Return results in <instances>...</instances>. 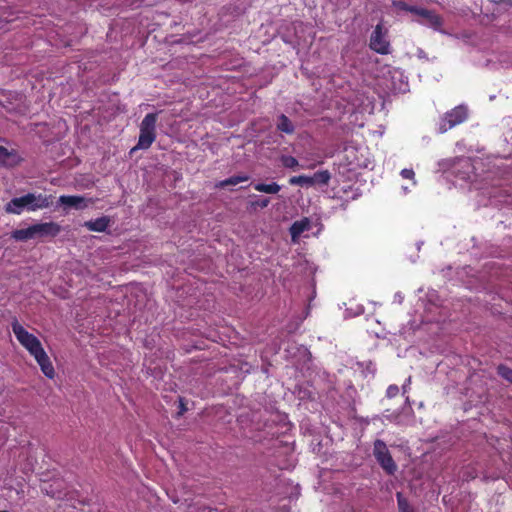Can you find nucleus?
<instances>
[{
    "mask_svg": "<svg viewBox=\"0 0 512 512\" xmlns=\"http://www.w3.org/2000/svg\"><path fill=\"white\" fill-rule=\"evenodd\" d=\"M52 196L34 193H27L21 197H15L11 199L5 205V211L11 214H21L24 209L28 211H36L38 209H43L49 207L51 204Z\"/></svg>",
    "mask_w": 512,
    "mask_h": 512,
    "instance_id": "nucleus-1",
    "label": "nucleus"
},
{
    "mask_svg": "<svg viewBox=\"0 0 512 512\" xmlns=\"http://www.w3.org/2000/svg\"><path fill=\"white\" fill-rule=\"evenodd\" d=\"M158 120V113H148L140 123V132L137 145L131 152L142 149L146 150L151 147L156 139V123Z\"/></svg>",
    "mask_w": 512,
    "mask_h": 512,
    "instance_id": "nucleus-2",
    "label": "nucleus"
},
{
    "mask_svg": "<svg viewBox=\"0 0 512 512\" xmlns=\"http://www.w3.org/2000/svg\"><path fill=\"white\" fill-rule=\"evenodd\" d=\"M11 327L18 342L29 352L31 356L38 353V351L43 348L40 340L35 335L28 332L16 318L12 321Z\"/></svg>",
    "mask_w": 512,
    "mask_h": 512,
    "instance_id": "nucleus-3",
    "label": "nucleus"
},
{
    "mask_svg": "<svg viewBox=\"0 0 512 512\" xmlns=\"http://www.w3.org/2000/svg\"><path fill=\"white\" fill-rule=\"evenodd\" d=\"M373 455L387 475H394L398 470V466L386 445L381 439H376L373 443Z\"/></svg>",
    "mask_w": 512,
    "mask_h": 512,
    "instance_id": "nucleus-4",
    "label": "nucleus"
},
{
    "mask_svg": "<svg viewBox=\"0 0 512 512\" xmlns=\"http://www.w3.org/2000/svg\"><path fill=\"white\" fill-rule=\"evenodd\" d=\"M468 118V109L464 105H459L446 112L440 119L439 132L445 133L453 127L462 124Z\"/></svg>",
    "mask_w": 512,
    "mask_h": 512,
    "instance_id": "nucleus-5",
    "label": "nucleus"
},
{
    "mask_svg": "<svg viewBox=\"0 0 512 512\" xmlns=\"http://www.w3.org/2000/svg\"><path fill=\"white\" fill-rule=\"evenodd\" d=\"M369 47L381 55L390 53V42L387 40V30L382 23H378L375 26L370 36Z\"/></svg>",
    "mask_w": 512,
    "mask_h": 512,
    "instance_id": "nucleus-6",
    "label": "nucleus"
},
{
    "mask_svg": "<svg viewBox=\"0 0 512 512\" xmlns=\"http://www.w3.org/2000/svg\"><path fill=\"white\" fill-rule=\"evenodd\" d=\"M33 228L35 239L54 238L61 232V226L55 222L36 223Z\"/></svg>",
    "mask_w": 512,
    "mask_h": 512,
    "instance_id": "nucleus-7",
    "label": "nucleus"
},
{
    "mask_svg": "<svg viewBox=\"0 0 512 512\" xmlns=\"http://www.w3.org/2000/svg\"><path fill=\"white\" fill-rule=\"evenodd\" d=\"M416 15L423 19L419 21L420 24L427 25L434 30H440L443 25L442 17L432 10L419 7Z\"/></svg>",
    "mask_w": 512,
    "mask_h": 512,
    "instance_id": "nucleus-8",
    "label": "nucleus"
},
{
    "mask_svg": "<svg viewBox=\"0 0 512 512\" xmlns=\"http://www.w3.org/2000/svg\"><path fill=\"white\" fill-rule=\"evenodd\" d=\"M33 357L40 366L42 373L47 378L53 379L55 377V369L44 348L38 351V353H35Z\"/></svg>",
    "mask_w": 512,
    "mask_h": 512,
    "instance_id": "nucleus-9",
    "label": "nucleus"
},
{
    "mask_svg": "<svg viewBox=\"0 0 512 512\" xmlns=\"http://www.w3.org/2000/svg\"><path fill=\"white\" fill-rule=\"evenodd\" d=\"M62 205L81 210L87 207L86 200L79 195H62L59 198Z\"/></svg>",
    "mask_w": 512,
    "mask_h": 512,
    "instance_id": "nucleus-10",
    "label": "nucleus"
},
{
    "mask_svg": "<svg viewBox=\"0 0 512 512\" xmlns=\"http://www.w3.org/2000/svg\"><path fill=\"white\" fill-rule=\"evenodd\" d=\"M109 225H110V218L107 216H102L95 220H89L84 223V226L89 231H94V232H104L109 227Z\"/></svg>",
    "mask_w": 512,
    "mask_h": 512,
    "instance_id": "nucleus-11",
    "label": "nucleus"
},
{
    "mask_svg": "<svg viewBox=\"0 0 512 512\" xmlns=\"http://www.w3.org/2000/svg\"><path fill=\"white\" fill-rule=\"evenodd\" d=\"M19 162L18 154L15 150H8L0 145V164L5 166H14Z\"/></svg>",
    "mask_w": 512,
    "mask_h": 512,
    "instance_id": "nucleus-12",
    "label": "nucleus"
},
{
    "mask_svg": "<svg viewBox=\"0 0 512 512\" xmlns=\"http://www.w3.org/2000/svg\"><path fill=\"white\" fill-rule=\"evenodd\" d=\"M11 237L16 241H27L30 239H35L33 225H31L27 228L14 230L11 233Z\"/></svg>",
    "mask_w": 512,
    "mask_h": 512,
    "instance_id": "nucleus-13",
    "label": "nucleus"
},
{
    "mask_svg": "<svg viewBox=\"0 0 512 512\" xmlns=\"http://www.w3.org/2000/svg\"><path fill=\"white\" fill-rule=\"evenodd\" d=\"M277 129L286 134H293L295 131V126L285 114H281L278 117Z\"/></svg>",
    "mask_w": 512,
    "mask_h": 512,
    "instance_id": "nucleus-14",
    "label": "nucleus"
},
{
    "mask_svg": "<svg viewBox=\"0 0 512 512\" xmlns=\"http://www.w3.org/2000/svg\"><path fill=\"white\" fill-rule=\"evenodd\" d=\"M248 180H249V176H247V175H235V176H231L225 180L220 181L219 183L216 184V187L224 188L227 186H234V185H237L241 182H245Z\"/></svg>",
    "mask_w": 512,
    "mask_h": 512,
    "instance_id": "nucleus-15",
    "label": "nucleus"
},
{
    "mask_svg": "<svg viewBox=\"0 0 512 512\" xmlns=\"http://www.w3.org/2000/svg\"><path fill=\"white\" fill-rule=\"evenodd\" d=\"M309 227L307 219L301 221H295L290 227V234L293 239L299 237Z\"/></svg>",
    "mask_w": 512,
    "mask_h": 512,
    "instance_id": "nucleus-16",
    "label": "nucleus"
},
{
    "mask_svg": "<svg viewBox=\"0 0 512 512\" xmlns=\"http://www.w3.org/2000/svg\"><path fill=\"white\" fill-rule=\"evenodd\" d=\"M254 189L258 192L276 194L281 190V186L276 182H272L270 184L257 183L254 185Z\"/></svg>",
    "mask_w": 512,
    "mask_h": 512,
    "instance_id": "nucleus-17",
    "label": "nucleus"
},
{
    "mask_svg": "<svg viewBox=\"0 0 512 512\" xmlns=\"http://www.w3.org/2000/svg\"><path fill=\"white\" fill-rule=\"evenodd\" d=\"M330 178L331 174L328 170L318 171L311 176L312 186L315 184L327 185Z\"/></svg>",
    "mask_w": 512,
    "mask_h": 512,
    "instance_id": "nucleus-18",
    "label": "nucleus"
},
{
    "mask_svg": "<svg viewBox=\"0 0 512 512\" xmlns=\"http://www.w3.org/2000/svg\"><path fill=\"white\" fill-rule=\"evenodd\" d=\"M396 498L399 512H414L413 507L401 492L396 493Z\"/></svg>",
    "mask_w": 512,
    "mask_h": 512,
    "instance_id": "nucleus-19",
    "label": "nucleus"
},
{
    "mask_svg": "<svg viewBox=\"0 0 512 512\" xmlns=\"http://www.w3.org/2000/svg\"><path fill=\"white\" fill-rule=\"evenodd\" d=\"M289 184L300 186H312L311 176L299 175L293 176L289 179Z\"/></svg>",
    "mask_w": 512,
    "mask_h": 512,
    "instance_id": "nucleus-20",
    "label": "nucleus"
},
{
    "mask_svg": "<svg viewBox=\"0 0 512 512\" xmlns=\"http://www.w3.org/2000/svg\"><path fill=\"white\" fill-rule=\"evenodd\" d=\"M393 6L399 10L410 12L415 15L417 14L418 9H419L418 6L409 5L404 1H394Z\"/></svg>",
    "mask_w": 512,
    "mask_h": 512,
    "instance_id": "nucleus-21",
    "label": "nucleus"
},
{
    "mask_svg": "<svg viewBox=\"0 0 512 512\" xmlns=\"http://www.w3.org/2000/svg\"><path fill=\"white\" fill-rule=\"evenodd\" d=\"M497 373L500 377L512 383V369L504 364L497 367Z\"/></svg>",
    "mask_w": 512,
    "mask_h": 512,
    "instance_id": "nucleus-22",
    "label": "nucleus"
},
{
    "mask_svg": "<svg viewBox=\"0 0 512 512\" xmlns=\"http://www.w3.org/2000/svg\"><path fill=\"white\" fill-rule=\"evenodd\" d=\"M281 162L285 168L295 169L299 166L298 160L290 155H283L281 157Z\"/></svg>",
    "mask_w": 512,
    "mask_h": 512,
    "instance_id": "nucleus-23",
    "label": "nucleus"
},
{
    "mask_svg": "<svg viewBox=\"0 0 512 512\" xmlns=\"http://www.w3.org/2000/svg\"><path fill=\"white\" fill-rule=\"evenodd\" d=\"M399 393V387L397 385H390L388 386L387 390H386V396L388 398H393L395 396H397Z\"/></svg>",
    "mask_w": 512,
    "mask_h": 512,
    "instance_id": "nucleus-24",
    "label": "nucleus"
},
{
    "mask_svg": "<svg viewBox=\"0 0 512 512\" xmlns=\"http://www.w3.org/2000/svg\"><path fill=\"white\" fill-rule=\"evenodd\" d=\"M400 174H401V176H402L404 179L413 180V179H414V177H415V173H414L413 169H407V168H405V169H403V170L401 171V173H400Z\"/></svg>",
    "mask_w": 512,
    "mask_h": 512,
    "instance_id": "nucleus-25",
    "label": "nucleus"
},
{
    "mask_svg": "<svg viewBox=\"0 0 512 512\" xmlns=\"http://www.w3.org/2000/svg\"><path fill=\"white\" fill-rule=\"evenodd\" d=\"M269 203H270L269 198H264V199L258 200L256 202H253L252 205L263 209V208H266L269 205Z\"/></svg>",
    "mask_w": 512,
    "mask_h": 512,
    "instance_id": "nucleus-26",
    "label": "nucleus"
},
{
    "mask_svg": "<svg viewBox=\"0 0 512 512\" xmlns=\"http://www.w3.org/2000/svg\"><path fill=\"white\" fill-rule=\"evenodd\" d=\"M181 409H182V411H185V410H186V408H185V406H184V404H183V403H181Z\"/></svg>",
    "mask_w": 512,
    "mask_h": 512,
    "instance_id": "nucleus-27",
    "label": "nucleus"
},
{
    "mask_svg": "<svg viewBox=\"0 0 512 512\" xmlns=\"http://www.w3.org/2000/svg\"><path fill=\"white\" fill-rule=\"evenodd\" d=\"M0 512H7V511H0Z\"/></svg>",
    "mask_w": 512,
    "mask_h": 512,
    "instance_id": "nucleus-28",
    "label": "nucleus"
}]
</instances>
